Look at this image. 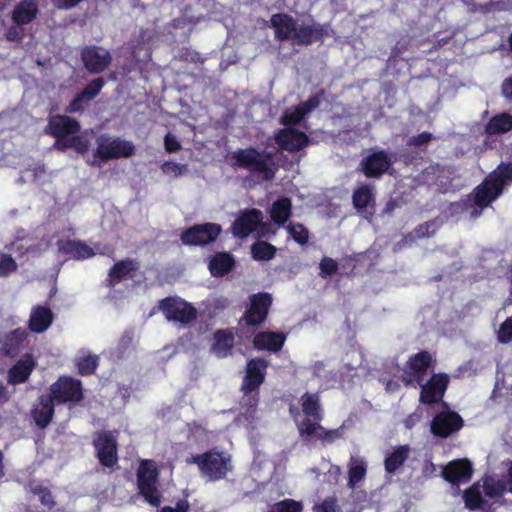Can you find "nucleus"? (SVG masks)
<instances>
[{"mask_svg":"<svg viewBox=\"0 0 512 512\" xmlns=\"http://www.w3.org/2000/svg\"><path fill=\"white\" fill-rule=\"evenodd\" d=\"M81 129L79 121L68 115H54L48 120L46 131L56 139L54 147L61 149V145L73 134Z\"/></svg>","mask_w":512,"mask_h":512,"instance_id":"nucleus-13","label":"nucleus"},{"mask_svg":"<svg viewBox=\"0 0 512 512\" xmlns=\"http://www.w3.org/2000/svg\"><path fill=\"white\" fill-rule=\"evenodd\" d=\"M234 333L229 329H220L213 335L212 351L218 358L231 354L234 347Z\"/></svg>","mask_w":512,"mask_h":512,"instance_id":"nucleus-32","label":"nucleus"},{"mask_svg":"<svg viewBox=\"0 0 512 512\" xmlns=\"http://www.w3.org/2000/svg\"><path fill=\"white\" fill-rule=\"evenodd\" d=\"M242 397L239 401L241 413L246 419H253L260 402V390H245L240 387Z\"/></svg>","mask_w":512,"mask_h":512,"instance_id":"nucleus-38","label":"nucleus"},{"mask_svg":"<svg viewBox=\"0 0 512 512\" xmlns=\"http://www.w3.org/2000/svg\"><path fill=\"white\" fill-rule=\"evenodd\" d=\"M187 464L198 466L200 473L210 481L224 479L232 469L231 457L225 452L216 449L208 450L202 454L191 455L186 459Z\"/></svg>","mask_w":512,"mask_h":512,"instance_id":"nucleus-3","label":"nucleus"},{"mask_svg":"<svg viewBox=\"0 0 512 512\" xmlns=\"http://www.w3.org/2000/svg\"><path fill=\"white\" fill-rule=\"evenodd\" d=\"M90 142L76 134L70 136V138L66 139V141L61 145L60 150L64 149H74L79 154H84L89 150Z\"/></svg>","mask_w":512,"mask_h":512,"instance_id":"nucleus-45","label":"nucleus"},{"mask_svg":"<svg viewBox=\"0 0 512 512\" xmlns=\"http://www.w3.org/2000/svg\"><path fill=\"white\" fill-rule=\"evenodd\" d=\"M249 300L250 305L243 315V320L247 326H258L267 318L273 301L272 296L267 292H258L252 294Z\"/></svg>","mask_w":512,"mask_h":512,"instance_id":"nucleus-15","label":"nucleus"},{"mask_svg":"<svg viewBox=\"0 0 512 512\" xmlns=\"http://www.w3.org/2000/svg\"><path fill=\"white\" fill-rule=\"evenodd\" d=\"M339 510L337 498L334 496L326 497L322 502L315 504L314 512H337Z\"/></svg>","mask_w":512,"mask_h":512,"instance_id":"nucleus-55","label":"nucleus"},{"mask_svg":"<svg viewBox=\"0 0 512 512\" xmlns=\"http://www.w3.org/2000/svg\"><path fill=\"white\" fill-rule=\"evenodd\" d=\"M54 314L50 307L36 305L31 309L28 329L34 333L45 332L53 323Z\"/></svg>","mask_w":512,"mask_h":512,"instance_id":"nucleus-29","label":"nucleus"},{"mask_svg":"<svg viewBox=\"0 0 512 512\" xmlns=\"http://www.w3.org/2000/svg\"><path fill=\"white\" fill-rule=\"evenodd\" d=\"M367 466L363 460H356L348 470V487L354 489L365 478Z\"/></svg>","mask_w":512,"mask_h":512,"instance_id":"nucleus-43","label":"nucleus"},{"mask_svg":"<svg viewBox=\"0 0 512 512\" xmlns=\"http://www.w3.org/2000/svg\"><path fill=\"white\" fill-rule=\"evenodd\" d=\"M57 246L61 254L74 260H85L95 255L93 248L81 240H59Z\"/></svg>","mask_w":512,"mask_h":512,"instance_id":"nucleus-27","label":"nucleus"},{"mask_svg":"<svg viewBox=\"0 0 512 512\" xmlns=\"http://www.w3.org/2000/svg\"><path fill=\"white\" fill-rule=\"evenodd\" d=\"M329 36L328 25L321 24L314 20L308 23L296 25L292 44L308 47L315 42H323Z\"/></svg>","mask_w":512,"mask_h":512,"instance_id":"nucleus-16","label":"nucleus"},{"mask_svg":"<svg viewBox=\"0 0 512 512\" xmlns=\"http://www.w3.org/2000/svg\"><path fill=\"white\" fill-rule=\"evenodd\" d=\"M292 203L288 197H281L273 202L270 216L274 223L284 225L291 216Z\"/></svg>","mask_w":512,"mask_h":512,"instance_id":"nucleus-39","label":"nucleus"},{"mask_svg":"<svg viewBox=\"0 0 512 512\" xmlns=\"http://www.w3.org/2000/svg\"><path fill=\"white\" fill-rule=\"evenodd\" d=\"M512 130V115L502 112L490 118L484 127L487 135L504 134Z\"/></svg>","mask_w":512,"mask_h":512,"instance_id":"nucleus-37","label":"nucleus"},{"mask_svg":"<svg viewBox=\"0 0 512 512\" xmlns=\"http://www.w3.org/2000/svg\"><path fill=\"white\" fill-rule=\"evenodd\" d=\"M472 474V463L465 458L450 461L442 470V477L453 485L470 481Z\"/></svg>","mask_w":512,"mask_h":512,"instance_id":"nucleus-21","label":"nucleus"},{"mask_svg":"<svg viewBox=\"0 0 512 512\" xmlns=\"http://www.w3.org/2000/svg\"><path fill=\"white\" fill-rule=\"evenodd\" d=\"M435 363L436 360L427 350L411 355L403 368L402 383L407 387L421 384L425 381L428 371L434 368Z\"/></svg>","mask_w":512,"mask_h":512,"instance_id":"nucleus-5","label":"nucleus"},{"mask_svg":"<svg viewBox=\"0 0 512 512\" xmlns=\"http://www.w3.org/2000/svg\"><path fill=\"white\" fill-rule=\"evenodd\" d=\"M374 202V194L370 185L364 184L354 190L352 203L357 211L363 212L370 205L374 206Z\"/></svg>","mask_w":512,"mask_h":512,"instance_id":"nucleus-40","label":"nucleus"},{"mask_svg":"<svg viewBox=\"0 0 512 512\" xmlns=\"http://www.w3.org/2000/svg\"><path fill=\"white\" fill-rule=\"evenodd\" d=\"M463 499L469 510L483 509L486 501L477 486H471L464 491Z\"/></svg>","mask_w":512,"mask_h":512,"instance_id":"nucleus-42","label":"nucleus"},{"mask_svg":"<svg viewBox=\"0 0 512 512\" xmlns=\"http://www.w3.org/2000/svg\"><path fill=\"white\" fill-rule=\"evenodd\" d=\"M33 493L39 496L42 505L48 508H53L56 505L54 497L47 487L37 486L33 489Z\"/></svg>","mask_w":512,"mask_h":512,"instance_id":"nucleus-53","label":"nucleus"},{"mask_svg":"<svg viewBox=\"0 0 512 512\" xmlns=\"http://www.w3.org/2000/svg\"><path fill=\"white\" fill-rule=\"evenodd\" d=\"M83 0H52L55 7L59 9H71L76 7Z\"/></svg>","mask_w":512,"mask_h":512,"instance_id":"nucleus-62","label":"nucleus"},{"mask_svg":"<svg viewBox=\"0 0 512 512\" xmlns=\"http://www.w3.org/2000/svg\"><path fill=\"white\" fill-rule=\"evenodd\" d=\"M274 29L275 39L284 42L291 41L296 30L297 21L288 13H275L270 18Z\"/></svg>","mask_w":512,"mask_h":512,"instance_id":"nucleus-23","label":"nucleus"},{"mask_svg":"<svg viewBox=\"0 0 512 512\" xmlns=\"http://www.w3.org/2000/svg\"><path fill=\"white\" fill-rule=\"evenodd\" d=\"M289 235L300 245H306L309 240V231L301 223L289 224L287 227Z\"/></svg>","mask_w":512,"mask_h":512,"instance_id":"nucleus-48","label":"nucleus"},{"mask_svg":"<svg viewBox=\"0 0 512 512\" xmlns=\"http://www.w3.org/2000/svg\"><path fill=\"white\" fill-rule=\"evenodd\" d=\"M323 97L324 91L320 90L318 93L310 96L306 101L285 110L281 117V123L286 127L298 125L306 115L319 107Z\"/></svg>","mask_w":512,"mask_h":512,"instance_id":"nucleus-17","label":"nucleus"},{"mask_svg":"<svg viewBox=\"0 0 512 512\" xmlns=\"http://www.w3.org/2000/svg\"><path fill=\"white\" fill-rule=\"evenodd\" d=\"M285 339V335L280 332H259L254 336L253 346L257 350L278 352L282 349Z\"/></svg>","mask_w":512,"mask_h":512,"instance_id":"nucleus-31","label":"nucleus"},{"mask_svg":"<svg viewBox=\"0 0 512 512\" xmlns=\"http://www.w3.org/2000/svg\"><path fill=\"white\" fill-rule=\"evenodd\" d=\"M104 85H105V81L102 77L95 78V79L91 80L83 88V90L81 91V94H82V96H84L86 98V100L91 101L100 94Z\"/></svg>","mask_w":512,"mask_h":512,"instance_id":"nucleus-49","label":"nucleus"},{"mask_svg":"<svg viewBox=\"0 0 512 512\" xmlns=\"http://www.w3.org/2000/svg\"><path fill=\"white\" fill-rule=\"evenodd\" d=\"M28 332L24 328H16L4 335L1 340V352L4 356L15 358L17 357L24 343L27 341Z\"/></svg>","mask_w":512,"mask_h":512,"instance_id":"nucleus-25","label":"nucleus"},{"mask_svg":"<svg viewBox=\"0 0 512 512\" xmlns=\"http://www.w3.org/2000/svg\"><path fill=\"white\" fill-rule=\"evenodd\" d=\"M25 37L23 26H17L13 23L5 32V38L9 42L21 43Z\"/></svg>","mask_w":512,"mask_h":512,"instance_id":"nucleus-57","label":"nucleus"},{"mask_svg":"<svg viewBox=\"0 0 512 512\" xmlns=\"http://www.w3.org/2000/svg\"><path fill=\"white\" fill-rule=\"evenodd\" d=\"M49 396L56 404H77L84 399L81 380L72 376L62 375L51 384Z\"/></svg>","mask_w":512,"mask_h":512,"instance_id":"nucleus-6","label":"nucleus"},{"mask_svg":"<svg viewBox=\"0 0 512 512\" xmlns=\"http://www.w3.org/2000/svg\"><path fill=\"white\" fill-rule=\"evenodd\" d=\"M18 265L10 254L0 252V277H7L16 272Z\"/></svg>","mask_w":512,"mask_h":512,"instance_id":"nucleus-50","label":"nucleus"},{"mask_svg":"<svg viewBox=\"0 0 512 512\" xmlns=\"http://www.w3.org/2000/svg\"><path fill=\"white\" fill-rule=\"evenodd\" d=\"M302 504L293 499H284L275 503L270 512H301Z\"/></svg>","mask_w":512,"mask_h":512,"instance_id":"nucleus-51","label":"nucleus"},{"mask_svg":"<svg viewBox=\"0 0 512 512\" xmlns=\"http://www.w3.org/2000/svg\"><path fill=\"white\" fill-rule=\"evenodd\" d=\"M158 306L169 322L187 325L197 318V309L180 297H166L159 301Z\"/></svg>","mask_w":512,"mask_h":512,"instance_id":"nucleus-8","label":"nucleus"},{"mask_svg":"<svg viewBox=\"0 0 512 512\" xmlns=\"http://www.w3.org/2000/svg\"><path fill=\"white\" fill-rule=\"evenodd\" d=\"M90 102L82 96L81 92L77 93L76 96L70 101L69 105L65 108L66 113H78L83 112L85 105Z\"/></svg>","mask_w":512,"mask_h":512,"instance_id":"nucleus-56","label":"nucleus"},{"mask_svg":"<svg viewBox=\"0 0 512 512\" xmlns=\"http://www.w3.org/2000/svg\"><path fill=\"white\" fill-rule=\"evenodd\" d=\"M139 269V263L135 259L126 258L117 261L109 270L108 278L111 285L121 282L126 277H133V272Z\"/></svg>","mask_w":512,"mask_h":512,"instance_id":"nucleus-34","label":"nucleus"},{"mask_svg":"<svg viewBox=\"0 0 512 512\" xmlns=\"http://www.w3.org/2000/svg\"><path fill=\"white\" fill-rule=\"evenodd\" d=\"M78 373L82 376H89L95 373L98 367V356L88 355L80 358L77 363Z\"/></svg>","mask_w":512,"mask_h":512,"instance_id":"nucleus-46","label":"nucleus"},{"mask_svg":"<svg viewBox=\"0 0 512 512\" xmlns=\"http://www.w3.org/2000/svg\"><path fill=\"white\" fill-rule=\"evenodd\" d=\"M165 150L169 153L178 151L181 148L180 143L171 134H167L164 138Z\"/></svg>","mask_w":512,"mask_h":512,"instance_id":"nucleus-61","label":"nucleus"},{"mask_svg":"<svg viewBox=\"0 0 512 512\" xmlns=\"http://www.w3.org/2000/svg\"><path fill=\"white\" fill-rule=\"evenodd\" d=\"M320 275L322 277L332 276L338 271V263L330 257H323L319 264Z\"/></svg>","mask_w":512,"mask_h":512,"instance_id":"nucleus-54","label":"nucleus"},{"mask_svg":"<svg viewBox=\"0 0 512 512\" xmlns=\"http://www.w3.org/2000/svg\"><path fill=\"white\" fill-rule=\"evenodd\" d=\"M262 218L260 210H246L233 222L232 233L239 238H246L260 226Z\"/></svg>","mask_w":512,"mask_h":512,"instance_id":"nucleus-22","label":"nucleus"},{"mask_svg":"<svg viewBox=\"0 0 512 512\" xmlns=\"http://www.w3.org/2000/svg\"><path fill=\"white\" fill-rule=\"evenodd\" d=\"M135 146L131 141L102 135L97 138V147L93 153L95 159L107 162L112 159L128 158L134 155Z\"/></svg>","mask_w":512,"mask_h":512,"instance_id":"nucleus-7","label":"nucleus"},{"mask_svg":"<svg viewBox=\"0 0 512 512\" xmlns=\"http://www.w3.org/2000/svg\"><path fill=\"white\" fill-rule=\"evenodd\" d=\"M189 509V502L186 499H180L176 502L175 507L164 506L161 508L160 512H188Z\"/></svg>","mask_w":512,"mask_h":512,"instance_id":"nucleus-60","label":"nucleus"},{"mask_svg":"<svg viewBox=\"0 0 512 512\" xmlns=\"http://www.w3.org/2000/svg\"><path fill=\"white\" fill-rule=\"evenodd\" d=\"M221 232V226L216 223L195 224L185 229L180 239L187 246H205L215 242Z\"/></svg>","mask_w":512,"mask_h":512,"instance_id":"nucleus-11","label":"nucleus"},{"mask_svg":"<svg viewBox=\"0 0 512 512\" xmlns=\"http://www.w3.org/2000/svg\"><path fill=\"white\" fill-rule=\"evenodd\" d=\"M231 158L234 161V166L260 176L262 181L269 182L275 177L277 167L271 152L248 147L234 151Z\"/></svg>","mask_w":512,"mask_h":512,"instance_id":"nucleus-2","label":"nucleus"},{"mask_svg":"<svg viewBox=\"0 0 512 512\" xmlns=\"http://www.w3.org/2000/svg\"><path fill=\"white\" fill-rule=\"evenodd\" d=\"M277 248L267 241L258 240L251 246V256L256 261H269L276 255Z\"/></svg>","mask_w":512,"mask_h":512,"instance_id":"nucleus-41","label":"nucleus"},{"mask_svg":"<svg viewBox=\"0 0 512 512\" xmlns=\"http://www.w3.org/2000/svg\"><path fill=\"white\" fill-rule=\"evenodd\" d=\"M300 403L305 417H312L313 420L322 421L324 413L318 393H304L300 398Z\"/></svg>","mask_w":512,"mask_h":512,"instance_id":"nucleus-35","label":"nucleus"},{"mask_svg":"<svg viewBox=\"0 0 512 512\" xmlns=\"http://www.w3.org/2000/svg\"><path fill=\"white\" fill-rule=\"evenodd\" d=\"M159 472L153 460H142L137 471V487L139 494L152 506H159L161 493L158 490Z\"/></svg>","mask_w":512,"mask_h":512,"instance_id":"nucleus-4","label":"nucleus"},{"mask_svg":"<svg viewBox=\"0 0 512 512\" xmlns=\"http://www.w3.org/2000/svg\"><path fill=\"white\" fill-rule=\"evenodd\" d=\"M36 366V362L31 354H25L19 359L7 373L9 384L17 385L25 383Z\"/></svg>","mask_w":512,"mask_h":512,"instance_id":"nucleus-26","label":"nucleus"},{"mask_svg":"<svg viewBox=\"0 0 512 512\" xmlns=\"http://www.w3.org/2000/svg\"><path fill=\"white\" fill-rule=\"evenodd\" d=\"M183 168L184 166L172 161H165L161 166L162 172L164 174H174L176 176L182 174Z\"/></svg>","mask_w":512,"mask_h":512,"instance_id":"nucleus-59","label":"nucleus"},{"mask_svg":"<svg viewBox=\"0 0 512 512\" xmlns=\"http://www.w3.org/2000/svg\"><path fill=\"white\" fill-rule=\"evenodd\" d=\"M55 404L49 395L38 397L37 403L31 410V416L39 428L45 429L51 423L55 413Z\"/></svg>","mask_w":512,"mask_h":512,"instance_id":"nucleus-24","label":"nucleus"},{"mask_svg":"<svg viewBox=\"0 0 512 512\" xmlns=\"http://www.w3.org/2000/svg\"><path fill=\"white\" fill-rule=\"evenodd\" d=\"M450 377L444 372L433 373L430 378L421 384H417L420 389L419 402L424 405H433L440 402L448 389Z\"/></svg>","mask_w":512,"mask_h":512,"instance_id":"nucleus-10","label":"nucleus"},{"mask_svg":"<svg viewBox=\"0 0 512 512\" xmlns=\"http://www.w3.org/2000/svg\"><path fill=\"white\" fill-rule=\"evenodd\" d=\"M268 364V361L263 358L248 360L241 387L249 391L260 390V386L265 381Z\"/></svg>","mask_w":512,"mask_h":512,"instance_id":"nucleus-20","label":"nucleus"},{"mask_svg":"<svg viewBox=\"0 0 512 512\" xmlns=\"http://www.w3.org/2000/svg\"><path fill=\"white\" fill-rule=\"evenodd\" d=\"M443 406L446 409L437 412L432 418L430 432L435 437L446 439L464 427V420L458 412L451 410L446 402H443Z\"/></svg>","mask_w":512,"mask_h":512,"instance_id":"nucleus-9","label":"nucleus"},{"mask_svg":"<svg viewBox=\"0 0 512 512\" xmlns=\"http://www.w3.org/2000/svg\"><path fill=\"white\" fill-rule=\"evenodd\" d=\"M442 224L443 221L438 217L421 223L417 227H415L411 232L404 235V237L402 238V242L404 245H411L418 239L425 237H433L440 229Z\"/></svg>","mask_w":512,"mask_h":512,"instance_id":"nucleus-30","label":"nucleus"},{"mask_svg":"<svg viewBox=\"0 0 512 512\" xmlns=\"http://www.w3.org/2000/svg\"><path fill=\"white\" fill-rule=\"evenodd\" d=\"M502 93L507 98H512V77L507 78L502 84Z\"/></svg>","mask_w":512,"mask_h":512,"instance_id":"nucleus-64","label":"nucleus"},{"mask_svg":"<svg viewBox=\"0 0 512 512\" xmlns=\"http://www.w3.org/2000/svg\"><path fill=\"white\" fill-rule=\"evenodd\" d=\"M235 267V259L227 252H216L208 264L209 271L214 277H223Z\"/></svg>","mask_w":512,"mask_h":512,"instance_id":"nucleus-33","label":"nucleus"},{"mask_svg":"<svg viewBox=\"0 0 512 512\" xmlns=\"http://www.w3.org/2000/svg\"><path fill=\"white\" fill-rule=\"evenodd\" d=\"M410 455V448L408 445H399L391 453H388L384 459V468L388 474H395L403 464L407 461Z\"/></svg>","mask_w":512,"mask_h":512,"instance_id":"nucleus-36","label":"nucleus"},{"mask_svg":"<svg viewBox=\"0 0 512 512\" xmlns=\"http://www.w3.org/2000/svg\"><path fill=\"white\" fill-rule=\"evenodd\" d=\"M497 339L503 344L509 343L512 340V315L500 325Z\"/></svg>","mask_w":512,"mask_h":512,"instance_id":"nucleus-52","label":"nucleus"},{"mask_svg":"<svg viewBox=\"0 0 512 512\" xmlns=\"http://www.w3.org/2000/svg\"><path fill=\"white\" fill-rule=\"evenodd\" d=\"M511 183L512 161H502L473 189L471 200L475 210L472 216H479L484 209L491 206L503 194L505 187Z\"/></svg>","mask_w":512,"mask_h":512,"instance_id":"nucleus-1","label":"nucleus"},{"mask_svg":"<svg viewBox=\"0 0 512 512\" xmlns=\"http://www.w3.org/2000/svg\"><path fill=\"white\" fill-rule=\"evenodd\" d=\"M39 14V6L36 0H21L14 6L11 19L17 26H25L32 23Z\"/></svg>","mask_w":512,"mask_h":512,"instance_id":"nucleus-28","label":"nucleus"},{"mask_svg":"<svg viewBox=\"0 0 512 512\" xmlns=\"http://www.w3.org/2000/svg\"><path fill=\"white\" fill-rule=\"evenodd\" d=\"M393 163L392 155L381 149L363 157L359 164V170L367 178L379 179L389 171Z\"/></svg>","mask_w":512,"mask_h":512,"instance_id":"nucleus-12","label":"nucleus"},{"mask_svg":"<svg viewBox=\"0 0 512 512\" xmlns=\"http://www.w3.org/2000/svg\"><path fill=\"white\" fill-rule=\"evenodd\" d=\"M274 139L280 149L290 153L299 152L310 143V138L304 132L293 127L280 129Z\"/></svg>","mask_w":512,"mask_h":512,"instance_id":"nucleus-18","label":"nucleus"},{"mask_svg":"<svg viewBox=\"0 0 512 512\" xmlns=\"http://www.w3.org/2000/svg\"><path fill=\"white\" fill-rule=\"evenodd\" d=\"M321 421L313 420L312 417H305L301 422L297 424L299 435L302 438L310 439L315 437L321 428Z\"/></svg>","mask_w":512,"mask_h":512,"instance_id":"nucleus-44","label":"nucleus"},{"mask_svg":"<svg viewBox=\"0 0 512 512\" xmlns=\"http://www.w3.org/2000/svg\"><path fill=\"white\" fill-rule=\"evenodd\" d=\"M344 429L343 426L338 427L336 429H326L321 425L319 432L316 435V438L322 442L323 445L332 444L336 440L343 438Z\"/></svg>","mask_w":512,"mask_h":512,"instance_id":"nucleus-47","label":"nucleus"},{"mask_svg":"<svg viewBox=\"0 0 512 512\" xmlns=\"http://www.w3.org/2000/svg\"><path fill=\"white\" fill-rule=\"evenodd\" d=\"M503 490H504V486H501L500 488H496V487L488 485V484L484 485V491L488 497L499 496L502 494Z\"/></svg>","mask_w":512,"mask_h":512,"instance_id":"nucleus-63","label":"nucleus"},{"mask_svg":"<svg viewBox=\"0 0 512 512\" xmlns=\"http://www.w3.org/2000/svg\"><path fill=\"white\" fill-rule=\"evenodd\" d=\"M93 446L99 463L106 468L114 467L118 462V444L116 437L110 431L97 434Z\"/></svg>","mask_w":512,"mask_h":512,"instance_id":"nucleus-14","label":"nucleus"},{"mask_svg":"<svg viewBox=\"0 0 512 512\" xmlns=\"http://www.w3.org/2000/svg\"><path fill=\"white\" fill-rule=\"evenodd\" d=\"M433 136L430 132H422L416 136L411 137L408 140L409 145L420 147L424 144H427L432 140Z\"/></svg>","mask_w":512,"mask_h":512,"instance_id":"nucleus-58","label":"nucleus"},{"mask_svg":"<svg viewBox=\"0 0 512 512\" xmlns=\"http://www.w3.org/2000/svg\"><path fill=\"white\" fill-rule=\"evenodd\" d=\"M81 60L90 73L103 72L112 61L109 51L98 46H87L81 51Z\"/></svg>","mask_w":512,"mask_h":512,"instance_id":"nucleus-19","label":"nucleus"}]
</instances>
